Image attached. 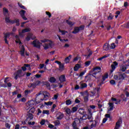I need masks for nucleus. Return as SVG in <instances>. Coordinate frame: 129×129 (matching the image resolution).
I'll return each instance as SVG.
<instances>
[{
  "label": "nucleus",
  "mask_w": 129,
  "mask_h": 129,
  "mask_svg": "<svg viewBox=\"0 0 129 129\" xmlns=\"http://www.w3.org/2000/svg\"><path fill=\"white\" fill-rule=\"evenodd\" d=\"M32 45H33V47L35 48H37V49H41V42H40V41L35 39L32 42Z\"/></svg>",
  "instance_id": "6e6552de"
},
{
  "label": "nucleus",
  "mask_w": 129,
  "mask_h": 129,
  "mask_svg": "<svg viewBox=\"0 0 129 129\" xmlns=\"http://www.w3.org/2000/svg\"><path fill=\"white\" fill-rule=\"evenodd\" d=\"M44 50H48L49 49V44H45V46H44Z\"/></svg>",
  "instance_id": "de8ad7c7"
},
{
  "label": "nucleus",
  "mask_w": 129,
  "mask_h": 129,
  "mask_svg": "<svg viewBox=\"0 0 129 129\" xmlns=\"http://www.w3.org/2000/svg\"><path fill=\"white\" fill-rule=\"evenodd\" d=\"M24 92H25V94H29V93H31V91L26 90Z\"/></svg>",
  "instance_id": "bf43d9fd"
},
{
  "label": "nucleus",
  "mask_w": 129,
  "mask_h": 129,
  "mask_svg": "<svg viewBox=\"0 0 129 129\" xmlns=\"http://www.w3.org/2000/svg\"><path fill=\"white\" fill-rule=\"evenodd\" d=\"M24 66L26 68H28V69H31V65H30V64H24Z\"/></svg>",
  "instance_id": "c03bdc74"
},
{
  "label": "nucleus",
  "mask_w": 129,
  "mask_h": 129,
  "mask_svg": "<svg viewBox=\"0 0 129 129\" xmlns=\"http://www.w3.org/2000/svg\"><path fill=\"white\" fill-rule=\"evenodd\" d=\"M100 70H101V68H100V67H96L95 68H93L92 70L90 71V73L92 74V75H93V77H95L96 79H97L98 77H97L95 76V75H96L97 73H99V72H101Z\"/></svg>",
  "instance_id": "20e7f679"
},
{
  "label": "nucleus",
  "mask_w": 129,
  "mask_h": 129,
  "mask_svg": "<svg viewBox=\"0 0 129 129\" xmlns=\"http://www.w3.org/2000/svg\"><path fill=\"white\" fill-rule=\"evenodd\" d=\"M35 112V107H32L29 110V112H28V113H34Z\"/></svg>",
  "instance_id": "c85d7f7f"
},
{
  "label": "nucleus",
  "mask_w": 129,
  "mask_h": 129,
  "mask_svg": "<svg viewBox=\"0 0 129 129\" xmlns=\"http://www.w3.org/2000/svg\"><path fill=\"white\" fill-rule=\"evenodd\" d=\"M19 14H20V16H21V17H23L24 16H25V14H26V11L22 10L20 12Z\"/></svg>",
  "instance_id": "bb28decb"
},
{
  "label": "nucleus",
  "mask_w": 129,
  "mask_h": 129,
  "mask_svg": "<svg viewBox=\"0 0 129 129\" xmlns=\"http://www.w3.org/2000/svg\"><path fill=\"white\" fill-rule=\"evenodd\" d=\"M56 104H53V105H52V107L51 108V111L52 112H54V110L55 109V107H56Z\"/></svg>",
  "instance_id": "49530a36"
},
{
  "label": "nucleus",
  "mask_w": 129,
  "mask_h": 129,
  "mask_svg": "<svg viewBox=\"0 0 129 129\" xmlns=\"http://www.w3.org/2000/svg\"><path fill=\"white\" fill-rule=\"evenodd\" d=\"M107 78H108V74H106L104 76L102 77V81H105V79H107Z\"/></svg>",
  "instance_id": "2f4dec72"
},
{
  "label": "nucleus",
  "mask_w": 129,
  "mask_h": 129,
  "mask_svg": "<svg viewBox=\"0 0 129 129\" xmlns=\"http://www.w3.org/2000/svg\"><path fill=\"white\" fill-rule=\"evenodd\" d=\"M80 88L79 87V85H76V86L75 87V90H78Z\"/></svg>",
  "instance_id": "052dcab7"
},
{
  "label": "nucleus",
  "mask_w": 129,
  "mask_h": 129,
  "mask_svg": "<svg viewBox=\"0 0 129 129\" xmlns=\"http://www.w3.org/2000/svg\"><path fill=\"white\" fill-rule=\"evenodd\" d=\"M3 12L4 13H6V14H8V13H9V10H8L7 8H4Z\"/></svg>",
  "instance_id": "3c124183"
},
{
  "label": "nucleus",
  "mask_w": 129,
  "mask_h": 129,
  "mask_svg": "<svg viewBox=\"0 0 129 129\" xmlns=\"http://www.w3.org/2000/svg\"><path fill=\"white\" fill-rule=\"evenodd\" d=\"M71 57H72V55L70 54L69 56L67 57L64 59V62L66 63V64H68L70 62V59H71Z\"/></svg>",
  "instance_id": "6ab92c4d"
},
{
  "label": "nucleus",
  "mask_w": 129,
  "mask_h": 129,
  "mask_svg": "<svg viewBox=\"0 0 129 129\" xmlns=\"http://www.w3.org/2000/svg\"><path fill=\"white\" fill-rule=\"evenodd\" d=\"M124 7L125 8H127V7H128V3L126 2L124 3Z\"/></svg>",
  "instance_id": "e2e57ef3"
},
{
  "label": "nucleus",
  "mask_w": 129,
  "mask_h": 129,
  "mask_svg": "<svg viewBox=\"0 0 129 129\" xmlns=\"http://www.w3.org/2000/svg\"><path fill=\"white\" fill-rule=\"evenodd\" d=\"M109 56H110V54H105V55L103 56L102 57H103V59H105V58H107V57H109Z\"/></svg>",
  "instance_id": "4d7b16f0"
},
{
  "label": "nucleus",
  "mask_w": 129,
  "mask_h": 129,
  "mask_svg": "<svg viewBox=\"0 0 129 129\" xmlns=\"http://www.w3.org/2000/svg\"><path fill=\"white\" fill-rule=\"evenodd\" d=\"M118 65V63L116 61L113 62V64L111 65V67L112 70L110 71V73H112L114 70H115V68H116V66Z\"/></svg>",
  "instance_id": "9b49d317"
},
{
  "label": "nucleus",
  "mask_w": 129,
  "mask_h": 129,
  "mask_svg": "<svg viewBox=\"0 0 129 129\" xmlns=\"http://www.w3.org/2000/svg\"><path fill=\"white\" fill-rule=\"evenodd\" d=\"M14 75H15V77H14V79L15 80H18V78H22V77H24L25 75H26L25 73H23V70L19 69L16 72L14 73Z\"/></svg>",
  "instance_id": "39448f33"
},
{
  "label": "nucleus",
  "mask_w": 129,
  "mask_h": 129,
  "mask_svg": "<svg viewBox=\"0 0 129 129\" xmlns=\"http://www.w3.org/2000/svg\"><path fill=\"white\" fill-rule=\"evenodd\" d=\"M29 32H31V28H25L22 30V33L24 34V33H29Z\"/></svg>",
  "instance_id": "a878e982"
},
{
  "label": "nucleus",
  "mask_w": 129,
  "mask_h": 129,
  "mask_svg": "<svg viewBox=\"0 0 129 129\" xmlns=\"http://www.w3.org/2000/svg\"><path fill=\"white\" fill-rule=\"evenodd\" d=\"M110 45L108 43H105L103 47V49L104 51H108L109 50Z\"/></svg>",
  "instance_id": "dca6fc26"
},
{
  "label": "nucleus",
  "mask_w": 129,
  "mask_h": 129,
  "mask_svg": "<svg viewBox=\"0 0 129 129\" xmlns=\"http://www.w3.org/2000/svg\"><path fill=\"white\" fill-rule=\"evenodd\" d=\"M90 76H93V75H92V73H90V71L89 73L85 77V81L86 82H88V81H90L91 80V77Z\"/></svg>",
  "instance_id": "f8f14e48"
},
{
  "label": "nucleus",
  "mask_w": 129,
  "mask_h": 129,
  "mask_svg": "<svg viewBox=\"0 0 129 129\" xmlns=\"http://www.w3.org/2000/svg\"><path fill=\"white\" fill-rule=\"evenodd\" d=\"M41 94H42L41 91L39 92L36 95V97L35 98V101H36L37 104H39V103H40V102L41 101H43V100H47L49 99V96L50 95V94L48 92L45 91L44 92V94H42V95L44 96L43 99H39V98H38V97L39 96V95H41Z\"/></svg>",
  "instance_id": "f257e3e1"
},
{
  "label": "nucleus",
  "mask_w": 129,
  "mask_h": 129,
  "mask_svg": "<svg viewBox=\"0 0 129 129\" xmlns=\"http://www.w3.org/2000/svg\"><path fill=\"white\" fill-rule=\"evenodd\" d=\"M87 87V84L83 83L81 85V89H83V88H86Z\"/></svg>",
  "instance_id": "c756f323"
},
{
  "label": "nucleus",
  "mask_w": 129,
  "mask_h": 129,
  "mask_svg": "<svg viewBox=\"0 0 129 129\" xmlns=\"http://www.w3.org/2000/svg\"><path fill=\"white\" fill-rule=\"evenodd\" d=\"M110 84H111V85H114V84H115V81H114L113 80H111L110 81Z\"/></svg>",
  "instance_id": "603ef678"
},
{
  "label": "nucleus",
  "mask_w": 129,
  "mask_h": 129,
  "mask_svg": "<svg viewBox=\"0 0 129 129\" xmlns=\"http://www.w3.org/2000/svg\"><path fill=\"white\" fill-rule=\"evenodd\" d=\"M95 108V105H90V108L88 109L89 113H92V110L91 109H94Z\"/></svg>",
  "instance_id": "aec40b11"
},
{
  "label": "nucleus",
  "mask_w": 129,
  "mask_h": 129,
  "mask_svg": "<svg viewBox=\"0 0 129 129\" xmlns=\"http://www.w3.org/2000/svg\"><path fill=\"white\" fill-rule=\"evenodd\" d=\"M88 100H89V99L88 98V96H85L84 97V102H88Z\"/></svg>",
  "instance_id": "a19ab883"
},
{
  "label": "nucleus",
  "mask_w": 129,
  "mask_h": 129,
  "mask_svg": "<svg viewBox=\"0 0 129 129\" xmlns=\"http://www.w3.org/2000/svg\"><path fill=\"white\" fill-rule=\"evenodd\" d=\"M112 19H113V16H111V15H109V16L108 17V20H112Z\"/></svg>",
  "instance_id": "69168bd1"
},
{
  "label": "nucleus",
  "mask_w": 129,
  "mask_h": 129,
  "mask_svg": "<svg viewBox=\"0 0 129 129\" xmlns=\"http://www.w3.org/2000/svg\"><path fill=\"white\" fill-rule=\"evenodd\" d=\"M86 72V70H84V71L82 72L79 75V77H82L84 74H85V73Z\"/></svg>",
  "instance_id": "37998d69"
},
{
  "label": "nucleus",
  "mask_w": 129,
  "mask_h": 129,
  "mask_svg": "<svg viewBox=\"0 0 129 129\" xmlns=\"http://www.w3.org/2000/svg\"><path fill=\"white\" fill-rule=\"evenodd\" d=\"M115 48V44L114 43H112L111 44V49H114Z\"/></svg>",
  "instance_id": "864d4df0"
},
{
  "label": "nucleus",
  "mask_w": 129,
  "mask_h": 129,
  "mask_svg": "<svg viewBox=\"0 0 129 129\" xmlns=\"http://www.w3.org/2000/svg\"><path fill=\"white\" fill-rule=\"evenodd\" d=\"M36 86H39V85H40V84H41V81H36L35 82Z\"/></svg>",
  "instance_id": "8fccbe9b"
},
{
  "label": "nucleus",
  "mask_w": 129,
  "mask_h": 129,
  "mask_svg": "<svg viewBox=\"0 0 129 129\" xmlns=\"http://www.w3.org/2000/svg\"><path fill=\"white\" fill-rule=\"evenodd\" d=\"M91 119L92 118V114L91 113H89V114H84L83 115L82 118H80V119Z\"/></svg>",
  "instance_id": "9d476101"
},
{
  "label": "nucleus",
  "mask_w": 129,
  "mask_h": 129,
  "mask_svg": "<svg viewBox=\"0 0 129 129\" xmlns=\"http://www.w3.org/2000/svg\"><path fill=\"white\" fill-rule=\"evenodd\" d=\"M59 70H64V65L63 63H61L59 66Z\"/></svg>",
  "instance_id": "e433bc0d"
},
{
  "label": "nucleus",
  "mask_w": 129,
  "mask_h": 129,
  "mask_svg": "<svg viewBox=\"0 0 129 129\" xmlns=\"http://www.w3.org/2000/svg\"><path fill=\"white\" fill-rule=\"evenodd\" d=\"M73 129H79L78 127H77V125L76 124V122L74 121L73 123Z\"/></svg>",
  "instance_id": "cd10ccee"
},
{
  "label": "nucleus",
  "mask_w": 129,
  "mask_h": 129,
  "mask_svg": "<svg viewBox=\"0 0 129 129\" xmlns=\"http://www.w3.org/2000/svg\"><path fill=\"white\" fill-rule=\"evenodd\" d=\"M8 79H9V77H7L5 78L4 80L5 84L2 85L1 87H4L5 88H6V87H12V83H8V81H8ZM6 84H7V86Z\"/></svg>",
  "instance_id": "1a4fd4ad"
},
{
  "label": "nucleus",
  "mask_w": 129,
  "mask_h": 129,
  "mask_svg": "<svg viewBox=\"0 0 129 129\" xmlns=\"http://www.w3.org/2000/svg\"><path fill=\"white\" fill-rule=\"evenodd\" d=\"M44 104L46 105H51L53 104V102L49 101L48 102H44Z\"/></svg>",
  "instance_id": "a18cd8bd"
},
{
  "label": "nucleus",
  "mask_w": 129,
  "mask_h": 129,
  "mask_svg": "<svg viewBox=\"0 0 129 129\" xmlns=\"http://www.w3.org/2000/svg\"><path fill=\"white\" fill-rule=\"evenodd\" d=\"M46 14L47 15V16H48V18H51V17H52V14H51V13L49 12H45Z\"/></svg>",
  "instance_id": "09e8293b"
},
{
  "label": "nucleus",
  "mask_w": 129,
  "mask_h": 129,
  "mask_svg": "<svg viewBox=\"0 0 129 129\" xmlns=\"http://www.w3.org/2000/svg\"><path fill=\"white\" fill-rule=\"evenodd\" d=\"M90 121V122H92V121L93 122L90 126L91 128H93V127L98 126V125H99V122H100V120L98 118H96L94 121L91 120Z\"/></svg>",
  "instance_id": "423d86ee"
},
{
  "label": "nucleus",
  "mask_w": 129,
  "mask_h": 129,
  "mask_svg": "<svg viewBox=\"0 0 129 129\" xmlns=\"http://www.w3.org/2000/svg\"><path fill=\"white\" fill-rule=\"evenodd\" d=\"M81 68V66L79 64V63L75 65V66L74 68V71H78L79 70V68Z\"/></svg>",
  "instance_id": "4be33fe9"
},
{
  "label": "nucleus",
  "mask_w": 129,
  "mask_h": 129,
  "mask_svg": "<svg viewBox=\"0 0 129 129\" xmlns=\"http://www.w3.org/2000/svg\"><path fill=\"white\" fill-rule=\"evenodd\" d=\"M91 63V61L90 60L86 61L85 63V67H88V66H89V65H90Z\"/></svg>",
  "instance_id": "7c9ffc66"
},
{
  "label": "nucleus",
  "mask_w": 129,
  "mask_h": 129,
  "mask_svg": "<svg viewBox=\"0 0 129 129\" xmlns=\"http://www.w3.org/2000/svg\"><path fill=\"white\" fill-rule=\"evenodd\" d=\"M41 76H42V75L36 74L35 75L36 78H40Z\"/></svg>",
  "instance_id": "338daca9"
},
{
  "label": "nucleus",
  "mask_w": 129,
  "mask_h": 129,
  "mask_svg": "<svg viewBox=\"0 0 129 129\" xmlns=\"http://www.w3.org/2000/svg\"><path fill=\"white\" fill-rule=\"evenodd\" d=\"M6 126L7 128H11V125L8 123H6Z\"/></svg>",
  "instance_id": "680f3d73"
},
{
  "label": "nucleus",
  "mask_w": 129,
  "mask_h": 129,
  "mask_svg": "<svg viewBox=\"0 0 129 129\" xmlns=\"http://www.w3.org/2000/svg\"><path fill=\"white\" fill-rule=\"evenodd\" d=\"M85 27L84 25H81L80 27H76L74 28V31L72 32L73 34H77L80 31H83Z\"/></svg>",
  "instance_id": "0eeeda50"
},
{
  "label": "nucleus",
  "mask_w": 129,
  "mask_h": 129,
  "mask_svg": "<svg viewBox=\"0 0 129 129\" xmlns=\"http://www.w3.org/2000/svg\"><path fill=\"white\" fill-rule=\"evenodd\" d=\"M64 117V114H57L56 115V118L57 119H62Z\"/></svg>",
  "instance_id": "393cba45"
},
{
  "label": "nucleus",
  "mask_w": 129,
  "mask_h": 129,
  "mask_svg": "<svg viewBox=\"0 0 129 129\" xmlns=\"http://www.w3.org/2000/svg\"><path fill=\"white\" fill-rule=\"evenodd\" d=\"M77 109H78V108L76 106L73 107L72 112L74 113L77 111Z\"/></svg>",
  "instance_id": "79ce46f5"
},
{
  "label": "nucleus",
  "mask_w": 129,
  "mask_h": 129,
  "mask_svg": "<svg viewBox=\"0 0 129 129\" xmlns=\"http://www.w3.org/2000/svg\"><path fill=\"white\" fill-rule=\"evenodd\" d=\"M56 81V80L54 77H51L49 79V82H50V83H55Z\"/></svg>",
  "instance_id": "b1692460"
},
{
  "label": "nucleus",
  "mask_w": 129,
  "mask_h": 129,
  "mask_svg": "<svg viewBox=\"0 0 129 129\" xmlns=\"http://www.w3.org/2000/svg\"><path fill=\"white\" fill-rule=\"evenodd\" d=\"M54 123L55 126H58L60 124V121L57 120L54 121Z\"/></svg>",
  "instance_id": "f704fd0d"
},
{
  "label": "nucleus",
  "mask_w": 129,
  "mask_h": 129,
  "mask_svg": "<svg viewBox=\"0 0 129 129\" xmlns=\"http://www.w3.org/2000/svg\"><path fill=\"white\" fill-rule=\"evenodd\" d=\"M4 36L5 39H8V38H9V37L11 36V34H10V33H7L4 34Z\"/></svg>",
  "instance_id": "473e14b6"
},
{
  "label": "nucleus",
  "mask_w": 129,
  "mask_h": 129,
  "mask_svg": "<svg viewBox=\"0 0 129 129\" xmlns=\"http://www.w3.org/2000/svg\"><path fill=\"white\" fill-rule=\"evenodd\" d=\"M36 103L37 104V101H36V99L35 100H31L30 101L28 102V106L29 107H33L35 104L36 105Z\"/></svg>",
  "instance_id": "ddd939ff"
},
{
  "label": "nucleus",
  "mask_w": 129,
  "mask_h": 129,
  "mask_svg": "<svg viewBox=\"0 0 129 129\" xmlns=\"http://www.w3.org/2000/svg\"><path fill=\"white\" fill-rule=\"evenodd\" d=\"M36 83L35 82L33 83H31L30 84V86H28V87L30 88L31 87H33V88H35V87H36Z\"/></svg>",
  "instance_id": "c9c22d12"
},
{
  "label": "nucleus",
  "mask_w": 129,
  "mask_h": 129,
  "mask_svg": "<svg viewBox=\"0 0 129 129\" xmlns=\"http://www.w3.org/2000/svg\"><path fill=\"white\" fill-rule=\"evenodd\" d=\"M72 103V101L71 100H68L66 101V104L67 105H70Z\"/></svg>",
  "instance_id": "58836bf2"
},
{
  "label": "nucleus",
  "mask_w": 129,
  "mask_h": 129,
  "mask_svg": "<svg viewBox=\"0 0 129 129\" xmlns=\"http://www.w3.org/2000/svg\"><path fill=\"white\" fill-rule=\"evenodd\" d=\"M66 23L67 24H68V25H69V26H73L74 25V24H73V23L71 21H69V20H66Z\"/></svg>",
  "instance_id": "72a5a7b5"
},
{
  "label": "nucleus",
  "mask_w": 129,
  "mask_h": 129,
  "mask_svg": "<svg viewBox=\"0 0 129 129\" xmlns=\"http://www.w3.org/2000/svg\"><path fill=\"white\" fill-rule=\"evenodd\" d=\"M26 23H28V21L23 22L21 23V28H24V27H25L24 25H25V24H26Z\"/></svg>",
  "instance_id": "6e6d98bb"
},
{
  "label": "nucleus",
  "mask_w": 129,
  "mask_h": 129,
  "mask_svg": "<svg viewBox=\"0 0 129 129\" xmlns=\"http://www.w3.org/2000/svg\"><path fill=\"white\" fill-rule=\"evenodd\" d=\"M26 117V120L28 122V121H30V120H32V119L34 118V115L32 113H28L27 114Z\"/></svg>",
  "instance_id": "4468645a"
},
{
  "label": "nucleus",
  "mask_w": 129,
  "mask_h": 129,
  "mask_svg": "<svg viewBox=\"0 0 129 129\" xmlns=\"http://www.w3.org/2000/svg\"><path fill=\"white\" fill-rule=\"evenodd\" d=\"M49 110H44L43 111L42 113H49Z\"/></svg>",
  "instance_id": "774afa93"
},
{
  "label": "nucleus",
  "mask_w": 129,
  "mask_h": 129,
  "mask_svg": "<svg viewBox=\"0 0 129 129\" xmlns=\"http://www.w3.org/2000/svg\"><path fill=\"white\" fill-rule=\"evenodd\" d=\"M40 41L42 42V43H46V42H51L52 43V41L51 40H49L47 39H44L43 40H40Z\"/></svg>",
  "instance_id": "4c0bfd02"
},
{
  "label": "nucleus",
  "mask_w": 129,
  "mask_h": 129,
  "mask_svg": "<svg viewBox=\"0 0 129 129\" xmlns=\"http://www.w3.org/2000/svg\"><path fill=\"white\" fill-rule=\"evenodd\" d=\"M66 113H72V110H71L70 108H68L66 109Z\"/></svg>",
  "instance_id": "ea45409f"
},
{
  "label": "nucleus",
  "mask_w": 129,
  "mask_h": 129,
  "mask_svg": "<svg viewBox=\"0 0 129 129\" xmlns=\"http://www.w3.org/2000/svg\"><path fill=\"white\" fill-rule=\"evenodd\" d=\"M28 123L29 125H34L35 124V121L30 122L29 121L28 122Z\"/></svg>",
  "instance_id": "5fc2aeb1"
},
{
  "label": "nucleus",
  "mask_w": 129,
  "mask_h": 129,
  "mask_svg": "<svg viewBox=\"0 0 129 129\" xmlns=\"http://www.w3.org/2000/svg\"><path fill=\"white\" fill-rule=\"evenodd\" d=\"M57 37H58V39H59V41H60L61 42V43H64V39H61V37L59 35H57Z\"/></svg>",
  "instance_id": "13d9d810"
},
{
  "label": "nucleus",
  "mask_w": 129,
  "mask_h": 129,
  "mask_svg": "<svg viewBox=\"0 0 129 129\" xmlns=\"http://www.w3.org/2000/svg\"><path fill=\"white\" fill-rule=\"evenodd\" d=\"M26 98H22L21 99V100H20V101L21 102H26Z\"/></svg>",
  "instance_id": "0e129e2a"
},
{
  "label": "nucleus",
  "mask_w": 129,
  "mask_h": 129,
  "mask_svg": "<svg viewBox=\"0 0 129 129\" xmlns=\"http://www.w3.org/2000/svg\"><path fill=\"white\" fill-rule=\"evenodd\" d=\"M5 22L6 23H9L10 24H12V25H14V24H16V26L17 27H19L20 26V19H15L13 20H10V18L6 17L5 18Z\"/></svg>",
  "instance_id": "f03ea898"
},
{
  "label": "nucleus",
  "mask_w": 129,
  "mask_h": 129,
  "mask_svg": "<svg viewBox=\"0 0 129 129\" xmlns=\"http://www.w3.org/2000/svg\"><path fill=\"white\" fill-rule=\"evenodd\" d=\"M125 77H126L125 73H122L119 72L117 73V75H115L114 76V79L115 80H123Z\"/></svg>",
  "instance_id": "7ed1b4c3"
},
{
  "label": "nucleus",
  "mask_w": 129,
  "mask_h": 129,
  "mask_svg": "<svg viewBox=\"0 0 129 129\" xmlns=\"http://www.w3.org/2000/svg\"><path fill=\"white\" fill-rule=\"evenodd\" d=\"M25 47H24V46H22L20 51V54L22 57H25Z\"/></svg>",
  "instance_id": "2eb2a0df"
},
{
  "label": "nucleus",
  "mask_w": 129,
  "mask_h": 129,
  "mask_svg": "<svg viewBox=\"0 0 129 129\" xmlns=\"http://www.w3.org/2000/svg\"><path fill=\"white\" fill-rule=\"evenodd\" d=\"M126 69H127V68H126V67L125 66H121L120 67V70H119V72H125V70H126Z\"/></svg>",
  "instance_id": "a211bd4d"
},
{
  "label": "nucleus",
  "mask_w": 129,
  "mask_h": 129,
  "mask_svg": "<svg viewBox=\"0 0 129 129\" xmlns=\"http://www.w3.org/2000/svg\"><path fill=\"white\" fill-rule=\"evenodd\" d=\"M59 80L60 82H65V81H66V77H65V75H61L59 78Z\"/></svg>",
  "instance_id": "f3484780"
},
{
  "label": "nucleus",
  "mask_w": 129,
  "mask_h": 129,
  "mask_svg": "<svg viewBox=\"0 0 129 129\" xmlns=\"http://www.w3.org/2000/svg\"><path fill=\"white\" fill-rule=\"evenodd\" d=\"M121 122V119L118 120V121L116 123V125L114 129H118L119 126H120V122Z\"/></svg>",
  "instance_id": "412c9836"
},
{
  "label": "nucleus",
  "mask_w": 129,
  "mask_h": 129,
  "mask_svg": "<svg viewBox=\"0 0 129 129\" xmlns=\"http://www.w3.org/2000/svg\"><path fill=\"white\" fill-rule=\"evenodd\" d=\"M108 104H109V108L108 109V110L109 111H110V110H112L113 109V103H110V102H109V103H108Z\"/></svg>",
  "instance_id": "5701e85b"
}]
</instances>
